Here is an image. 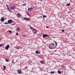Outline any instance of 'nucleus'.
Here are the masks:
<instances>
[{
  "label": "nucleus",
  "instance_id": "1",
  "mask_svg": "<svg viewBox=\"0 0 75 75\" xmlns=\"http://www.w3.org/2000/svg\"><path fill=\"white\" fill-rule=\"evenodd\" d=\"M54 42H55V45L54 43H51L49 45V48L52 49H54V48H56V47L57 46V43L55 41Z\"/></svg>",
  "mask_w": 75,
  "mask_h": 75
},
{
  "label": "nucleus",
  "instance_id": "2",
  "mask_svg": "<svg viewBox=\"0 0 75 75\" xmlns=\"http://www.w3.org/2000/svg\"><path fill=\"white\" fill-rule=\"evenodd\" d=\"M10 8L11 10H14L16 8V6H10Z\"/></svg>",
  "mask_w": 75,
  "mask_h": 75
},
{
  "label": "nucleus",
  "instance_id": "3",
  "mask_svg": "<svg viewBox=\"0 0 75 75\" xmlns=\"http://www.w3.org/2000/svg\"><path fill=\"white\" fill-rule=\"evenodd\" d=\"M17 17H19V18H20L22 16L21 14L19 13H17Z\"/></svg>",
  "mask_w": 75,
  "mask_h": 75
},
{
  "label": "nucleus",
  "instance_id": "4",
  "mask_svg": "<svg viewBox=\"0 0 75 75\" xmlns=\"http://www.w3.org/2000/svg\"><path fill=\"white\" fill-rule=\"evenodd\" d=\"M8 24H11V23H13V20L11 19H10L8 21Z\"/></svg>",
  "mask_w": 75,
  "mask_h": 75
},
{
  "label": "nucleus",
  "instance_id": "5",
  "mask_svg": "<svg viewBox=\"0 0 75 75\" xmlns=\"http://www.w3.org/2000/svg\"><path fill=\"white\" fill-rule=\"evenodd\" d=\"M9 47L10 45H8L5 47V49L8 50V48H9Z\"/></svg>",
  "mask_w": 75,
  "mask_h": 75
},
{
  "label": "nucleus",
  "instance_id": "6",
  "mask_svg": "<svg viewBox=\"0 0 75 75\" xmlns=\"http://www.w3.org/2000/svg\"><path fill=\"white\" fill-rule=\"evenodd\" d=\"M23 18L24 20H30L31 19L30 18L25 17L24 18Z\"/></svg>",
  "mask_w": 75,
  "mask_h": 75
},
{
  "label": "nucleus",
  "instance_id": "7",
  "mask_svg": "<svg viewBox=\"0 0 75 75\" xmlns=\"http://www.w3.org/2000/svg\"><path fill=\"white\" fill-rule=\"evenodd\" d=\"M33 10V8H28V11H31V10Z\"/></svg>",
  "mask_w": 75,
  "mask_h": 75
},
{
  "label": "nucleus",
  "instance_id": "8",
  "mask_svg": "<svg viewBox=\"0 0 75 75\" xmlns=\"http://www.w3.org/2000/svg\"><path fill=\"white\" fill-rule=\"evenodd\" d=\"M1 21H4V18L3 17H2L1 19Z\"/></svg>",
  "mask_w": 75,
  "mask_h": 75
},
{
  "label": "nucleus",
  "instance_id": "9",
  "mask_svg": "<svg viewBox=\"0 0 75 75\" xmlns=\"http://www.w3.org/2000/svg\"><path fill=\"white\" fill-rule=\"evenodd\" d=\"M16 30L17 31H20V28H17L16 29Z\"/></svg>",
  "mask_w": 75,
  "mask_h": 75
},
{
  "label": "nucleus",
  "instance_id": "10",
  "mask_svg": "<svg viewBox=\"0 0 75 75\" xmlns=\"http://www.w3.org/2000/svg\"><path fill=\"white\" fill-rule=\"evenodd\" d=\"M17 72L19 74H21V71L19 70Z\"/></svg>",
  "mask_w": 75,
  "mask_h": 75
},
{
  "label": "nucleus",
  "instance_id": "11",
  "mask_svg": "<svg viewBox=\"0 0 75 75\" xmlns=\"http://www.w3.org/2000/svg\"><path fill=\"white\" fill-rule=\"evenodd\" d=\"M48 36V35L44 34V35H43V37L44 38V37H47Z\"/></svg>",
  "mask_w": 75,
  "mask_h": 75
},
{
  "label": "nucleus",
  "instance_id": "12",
  "mask_svg": "<svg viewBox=\"0 0 75 75\" xmlns=\"http://www.w3.org/2000/svg\"><path fill=\"white\" fill-rule=\"evenodd\" d=\"M35 53H36V54H40V52H39V51H36V52H35Z\"/></svg>",
  "mask_w": 75,
  "mask_h": 75
},
{
  "label": "nucleus",
  "instance_id": "13",
  "mask_svg": "<svg viewBox=\"0 0 75 75\" xmlns=\"http://www.w3.org/2000/svg\"><path fill=\"white\" fill-rule=\"evenodd\" d=\"M62 68H65L66 67H65V66H64V65H63L62 66Z\"/></svg>",
  "mask_w": 75,
  "mask_h": 75
},
{
  "label": "nucleus",
  "instance_id": "14",
  "mask_svg": "<svg viewBox=\"0 0 75 75\" xmlns=\"http://www.w3.org/2000/svg\"><path fill=\"white\" fill-rule=\"evenodd\" d=\"M8 32H9V33H10L11 34L12 33V31H11V30H9L8 31Z\"/></svg>",
  "mask_w": 75,
  "mask_h": 75
},
{
  "label": "nucleus",
  "instance_id": "15",
  "mask_svg": "<svg viewBox=\"0 0 75 75\" xmlns=\"http://www.w3.org/2000/svg\"><path fill=\"white\" fill-rule=\"evenodd\" d=\"M40 63H41V64H44V61H40Z\"/></svg>",
  "mask_w": 75,
  "mask_h": 75
},
{
  "label": "nucleus",
  "instance_id": "16",
  "mask_svg": "<svg viewBox=\"0 0 75 75\" xmlns=\"http://www.w3.org/2000/svg\"><path fill=\"white\" fill-rule=\"evenodd\" d=\"M58 72L59 74H60L61 73V71H58Z\"/></svg>",
  "mask_w": 75,
  "mask_h": 75
},
{
  "label": "nucleus",
  "instance_id": "17",
  "mask_svg": "<svg viewBox=\"0 0 75 75\" xmlns=\"http://www.w3.org/2000/svg\"><path fill=\"white\" fill-rule=\"evenodd\" d=\"M70 4H71L69 3V4H67V6H70Z\"/></svg>",
  "mask_w": 75,
  "mask_h": 75
},
{
  "label": "nucleus",
  "instance_id": "18",
  "mask_svg": "<svg viewBox=\"0 0 75 75\" xmlns=\"http://www.w3.org/2000/svg\"><path fill=\"white\" fill-rule=\"evenodd\" d=\"M3 44H1L0 45V47H3Z\"/></svg>",
  "mask_w": 75,
  "mask_h": 75
},
{
  "label": "nucleus",
  "instance_id": "19",
  "mask_svg": "<svg viewBox=\"0 0 75 75\" xmlns=\"http://www.w3.org/2000/svg\"><path fill=\"white\" fill-rule=\"evenodd\" d=\"M30 27L31 29V30H33V28L32 27H31V26H30Z\"/></svg>",
  "mask_w": 75,
  "mask_h": 75
},
{
  "label": "nucleus",
  "instance_id": "20",
  "mask_svg": "<svg viewBox=\"0 0 75 75\" xmlns=\"http://www.w3.org/2000/svg\"><path fill=\"white\" fill-rule=\"evenodd\" d=\"M46 17H47V16L45 15L43 16V18H46Z\"/></svg>",
  "mask_w": 75,
  "mask_h": 75
},
{
  "label": "nucleus",
  "instance_id": "21",
  "mask_svg": "<svg viewBox=\"0 0 75 75\" xmlns=\"http://www.w3.org/2000/svg\"><path fill=\"white\" fill-rule=\"evenodd\" d=\"M51 74H54V73H55V72H54V71H52V72H51Z\"/></svg>",
  "mask_w": 75,
  "mask_h": 75
},
{
  "label": "nucleus",
  "instance_id": "22",
  "mask_svg": "<svg viewBox=\"0 0 75 75\" xmlns=\"http://www.w3.org/2000/svg\"><path fill=\"white\" fill-rule=\"evenodd\" d=\"M8 61H9L8 59H6V62H8Z\"/></svg>",
  "mask_w": 75,
  "mask_h": 75
},
{
  "label": "nucleus",
  "instance_id": "23",
  "mask_svg": "<svg viewBox=\"0 0 75 75\" xmlns=\"http://www.w3.org/2000/svg\"><path fill=\"white\" fill-rule=\"evenodd\" d=\"M4 24H8V23H7V22H6L5 23H4Z\"/></svg>",
  "mask_w": 75,
  "mask_h": 75
},
{
  "label": "nucleus",
  "instance_id": "24",
  "mask_svg": "<svg viewBox=\"0 0 75 75\" xmlns=\"http://www.w3.org/2000/svg\"><path fill=\"white\" fill-rule=\"evenodd\" d=\"M4 69H6V66H4Z\"/></svg>",
  "mask_w": 75,
  "mask_h": 75
},
{
  "label": "nucleus",
  "instance_id": "25",
  "mask_svg": "<svg viewBox=\"0 0 75 75\" xmlns=\"http://www.w3.org/2000/svg\"><path fill=\"white\" fill-rule=\"evenodd\" d=\"M26 36L25 35H22V36H23V37H25Z\"/></svg>",
  "mask_w": 75,
  "mask_h": 75
},
{
  "label": "nucleus",
  "instance_id": "26",
  "mask_svg": "<svg viewBox=\"0 0 75 75\" xmlns=\"http://www.w3.org/2000/svg\"><path fill=\"white\" fill-rule=\"evenodd\" d=\"M28 16H30V13L29 12H28Z\"/></svg>",
  "mask_w": 75,
  "mask_h": 75
},
{
  "label": "nucleus",
  "instance_id": "27",
  "mask_svg": "<svg viewBox=\"0 0 75 75\" xmlns=\"http://www.w3.org/2000/svg\"><path fill=\"white\" fill-rule=\"evenodd\" d=\"M16 35H18V33H16Z\"/></svg>",
  "mask_w": 75,
  "mask_h": 75
},
{
  "label": "nucleus",
  "instance_id": "28",
  "mask_svg": "<svg viewBox=\"0 0 75 75\" xmlns=\"http://www.w3.org/2000/svg\"><path fill=\"white\" fill-rule=\"evenodd\" d=\"M46 27L47 28H49V27H48V26H46Z\"/></svg>",
  "mask_w": 75,
  "mask_h": 75
},
{
  "label": "nucleus",
  "instance_id": "29",
  "mask_svg": "<svg viewBox=\"0 0 75 75\" xmlns=\"http://www.w3.org/2000/svg\"><path fill=\"white\" fill-rule=\"evenodd\" d=\"M62 32H63V33H64V32L65 31L64 30H62Z\"/></svg>",
  "mask_w": 75,
  "mask_h": 75
},
{
  "label": "nucleus",
  "instance_id": "30",
  "mask_svg": "<svg viewBox=\"0 0 75 75\" xmlns=\"http://www.w3.org/2000/svg\"><path fill=\"white\" fill-rule=\"evenodd\" d=\"M33 30H34V31H36V29L33 28Z\"/></svg>",
  "mask_w": 75,
  "mask_h": 75
},
{
  "label": "nucleus",
  "instance_id": "31",
  "mask_svg": "<svg viewBox=\"0 0 75 75\" xmlns=\"http://www.w3.org/2000/svg\"><path fill=\"white\" fill-rule=\"evenodd\" d=\"M7 8H8V10L10 11V9H9V7H7Z\"/></svg>",
  "mask_w": 75,
  "mask_h": 75
},
{
  "label": "nucleus",
  "instance_id": "32",
  "mask_svg": "<svg viewBox=\"0 0 75 75\" xmlns=\"http://www.w3.org/2000/svg\"><path fill=\"white\" fill-rule=\"evenodd\" d=\"M9 11L10 13L11 12V11L10 10H9Z\"/></svg>",
  "mask_w": 75,
  "mask_h": 75
},
{
  "label": "nucleus",
  "instance_id": "33",
  "mask_svg": "<svg viewBox=\"0 0 75 75\" xmlns=\"http://www.w3.org/2000/svg\"><path fill=\"white\" fill-rule=\"evenodd\" d=\"M25 5H26V4H23V6H25Z\"/></svg>",
  "mask_w": 75,
  "mask_h": 75
},
{
  "label": "nucleus",
  "instance_id": "34",
  "mask_svg": "<svg viewBox=\"0 0 75 75\" xmlns=\"http://www.w3.org/2000/svg\"><path fill=\"white\" fill-rule=\"evenodd\" d=\"M12 64H14V62H12Z\"/></svg>",
  "mask_w": 75,
  "mask_h": 75
},
{
  "label": "nucleus",
  "instance_id": "35",
  "mask_svg": "<svg viewBox=\"0 0 75 75\" xmlns=\"http://www.w3.org/2000/svg\"><path fill=\"white\" fill-rule=\"evenodd\" d=\"M6 7H8V5H6Z\"/></svg>",
  "mask_w": 75,
  "mask_h": 75
},
{
  "label": "nucleus",
  "instance_id": "36",
  "mask_svg": "<svg viewBox=\"0 0 75 75\" xmlns=\"http://www.w3.org/2000/svg\"><path fill=\"white\" fill-rule=\"evenodd\" d=\"M1 40V38H0V41Z\"/></svg>",
  "mask_w": 75,
  "mask_h": 75
},
{
  "label": "nucleus",
  "instance_id": "37",
  "mask_svg": "<svg viewBox=\"0 0 75 75\" xmlns=\"http://www.w3.org/2000/svg\"><path fill=\"white\" fill-rule=\"evenodd\" d=\"M14 25V24H13L12 25Z\"/></svg>",
  "mask_w": 75,
  "mask_h": 75
},
{
  "label": "nucleus",
  "instance_id": "38",
  "mask_svg": "<svg viewBox=\"0 0 75 75\" xmlns=\"http://www.w3.org/2000/svg\"><path fill=\"white\" fill-rule=\"evenodd\" d=\"M14 62V60H12V62Z\"/></svg>",
  "mask_w": 75,
  "mask_h": 75
},
{
  "label": "nucleus",
  "instance_id": "39",
  "mask_svg": "<svg viewBox=\"0 0 75 75\" xmlns=\"http://www.w3.org/2000/svg\"><path fill=\"white\" fill-rule=\"evenodd\" d=\"M25 68H27V67H25Z\"/></svg>",
  "mask_w": 75,
  "mask_h": 75
},
{
  "label": "nucleus",
  "instance_id": "40",
  "mask_svg": "<svg viewBox=\"0 0 75 75\" xmlns=\"http://www.w3.org/2000/svg\"><path fill=\"white\" fill-rule=\"evenodd\" d=\"M40 0V1H42V0Z\"/></svg>",
  "mask_w": 75,
  "mask_h": 75
},
{
  "label": "nucleus",
  "instance_id": "41",
  "mask_svg": "<svg viewBox=\"0 0 75 75\" xmlns=\"http://www.w3.org/2000/svg\"><path fill=\"white\" fill-rule=\"evenodd\" d=\"M17 48H18V49H19V48L18 47H17Z\"/></svg>",
  "mask_w": 75,
  "mask_h": 75
}]
</instances>
